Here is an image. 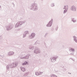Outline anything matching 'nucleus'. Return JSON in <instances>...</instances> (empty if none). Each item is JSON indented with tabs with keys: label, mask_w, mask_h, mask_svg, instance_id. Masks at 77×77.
Returning a JSON list of instances; mask_svg holds the SVG:
<instances>
[{
	"label": "nucleus",
	"mask_w": 77,
	"mask_h": 77,
	"mask_svg": "<svg viewBox=\"0 0 77 77\" xmlns=\"http://www.w3.org/2000/svg\"><path fill=\"white\" fill-rule=\"evenodd\" d=\"M23 23L24 24V21H20L18 22H17L15 26V27H20L21 26L22 24H23Z\"/></svg>",
	"instance_id": "obj_2"
},
{
	"label": "nucleus",
	"mask_w": 77,
	"mask_h": 77,
	"mask_svg": "<svg viewBox=\"0 0 77 77\" xmlns=\"http://www.w3.org/2000/svg\"><path fill=\"white\" fill-rule=\"evenodd\" d=\"M34 52L35 53L38 54V53H40L41 51L39 50V49L38 48H36L34 51Z\"/></svg>",
	"instance_id": "obj_6"
},
{
	"label": "nucleus",
	"mask_w": 77,
	"mask_h": 77,
	"mask_svg": "<svg viewBox=\"0 0 77 77\" xmlns=\"http://www.w3.org/2000/svg\"><path fill=\"white\" fill-rule=\"evenodd\" d=\"M29 49L30 50H33L34 49V47L32 45H31L29 46Z\"/></svg>",
	"instance_id": "obj_15"
},
{
	"label": "nucleus",
	"mask_w": 77,
	"mask_h": 77,
	"mask_svg": "<svg viewBox=\"0 0 77 77\" xmlns=\"http://www.w3.org/2000/svg\"><path fill=\"white\" fill-rule=\"evenodd\" d=\"M12 4L13 5L14 4V3H12Z\"/></svg>",
	"instance_id": "obj_36"
},
{
	"label": "nucleus",
	"mask_w": 77,
	"mask_h": 77,
	"mask_svg": "<svg viewBox=\"0 0 77 77\" xmlns=\"http://www.w3.org/2000/svg\"><path fill=\"white\" fill-rule=\"evenodd\" d=\"M51 31H54V28H52L51 29Z\"/></svg>",
	"instance_id": "obj_29"
},
{
	"label": "nucleus",
	"mask_w": 77,
	"mask_h": 77,
	"mask_svg": "<svg viewBox=\"0 0 77 77\" xmlns=\"http://www.w3.org/2000/svg\"><path fill=\"white\" fill-rule=\"evenodd\" d=\"M8 56H11V52H9L8 53Z\"/></svg>",
	"instance_id": "obj_26"
},
{
	"label": "nucleus",
	"mask_w": 77,
	"mask_h": 77,
	"mask_svg": "<svg viewBox=\"0 0 77 77\" xmlns=\"http://www.w3.org/2000/svg\"><path fill=\"white\" fill-rule=\"evenodd\" d=\"M36 34L34 33H32L29 36V39H33L35 37Z\"/></svg>",
	"instance_id": "obj_8"
},
{
	"label": "nucleus",
	"mask_w": 77,
	"mask_h": 77,
	"mask_svg": "<svg viewBox=\"0 0 77 77\" xmlns=\"http://www.w3.org/2000/svg\"><path fill=\"white\" fill-rule=\"evenodd\" d=\"M62 46H63V48H64V46L63 45Z\"/></svg>",
	"instance_id": "obj_34"
},
{
	"label": "nucleus",
	"mask_w": 77,
	"mask_h": 77,
	"mask_svg": "<svg viewBox=\"0 0 77 77\" xmlns=\"http://www.w3.org/2000/svg\"><path fill=\"white\" fill-rule=\"evenodd\" d=\"M54 75L52 74V75H51V77H54Z\"/></svg>",
	"instance_id": "obj_27"
},
{
	"label": "nucleus",
	"mask_w": 77,
	"mask_h": 77,
	"mask_svg": "<svg viewBox=\"0 0 77 77\" xmlns=\"http://www.w3.org/2000/svg\"><path fill=\"white\" fill-rule=\"evenodd\" d=\"M0 8H1V6L0 5Z\"/></svg>",
	"instance_id": "obj_37"
},
{
	"label": "nucleus",
	"mask_w": 77,
	"mask_h": 77,
	"mask_svg": "<svg viewBox=\"0 0 77 77\" xmlns=\"http://www.w3.org/2000/svg\"><path fill=\"white\" fill-rule=\"evenodd\" d=\"M11 56H12L14 54V52L13 51H10Z\"/></svg>",
	"instance_id": "obj_22"
},
{
	"label": "nucleus",
	"mask_w": 77,
	"mask_h": 77,
	"mask_svg": "<svg viewBox=\"0 0 77 77\" xmlns=\"http://www.w3.org/2000/svg\"><path fill=\"white\" fill-rule=\"evenodd\" d=\"M28 65V63L27 61H25L24 63H22V65Z\"/></svg>",
	"instance_id": "obj_16"
},
{
	"label": "nucleus",
	"mask_w": 77,
	"mask_h": 77,
	"mask_svg": "<svg viewBox=\"0 0 77 77\" xmlns=\"http://www.w3.org/2000/svg\"><path fill=\"white\" fill-rule=\"evenodd\" d=\"M58 26H57L55 28V30L56 31H57V29H58Z\"/></svg>",
	"instance_id": "obj_25"
},
{
	"label": "nucleus",
	"mask_w": 77,
	"mask_h": 77,
	"mask_svg": "<svg viewBox=\"0 0 77 77\" xmlns=\"http://www.w3.org/2000/svg\"><path fill=\"white\" fill-rule=\"evenodd\" d=\"M35 75H39V73L38 72H35Z\"/></svg>",
	"instance_id": "obj_23"
},
{
	"label": "nucleus",
	"mask_w": 77,
	"mask_h": 77,
	"mask_svg": "<svg viewBox=\"0 0 77 77\" xmlns=\"http://www.w3.org/2000/svg\"><path fill=\"white\" fill-rule=\"evenodd\" d=\"M27 34H29V31H26L24 32L23 35V38L26 37V35H27Z\"/></svg>",
	"instance_id": "obj_11"
},
{
	"label": "nucleus",
	"mask_w": 77,
	"mask_h": 77,
	"mask_svg": "<svg viewBox=\"0 0 77 77\" xmlns=\"http://www.w3.org/2000/svg\"><path fill=\"white\" fill-rule=\"evenodd\" d=\"M68 74H70L69 72H68Z\"/></svg>",
	"instance_id": "obj_39"
},
{
	"label": "nucleus",
	"mask_w": 77,
	"mask_h": 77,
	"mask_svg": "<svg viewBox=\"0 0 77 77\" xmlns=\"http://www.w3.org/2000/svg\"><path fill=\"white\" fill-rule=\"evenodd\" d=\"M14 7H15V4H13Z\"/></svg>",
	"instance_id": "obj_35"
},
{
	"label": "nucleus",
	"mask_w": 77,
	"mask_h": 77,
	"mask_svg": "<svg viewBox=\"0 0 77 77\" xmlns=\"http://www.w3.org/2000/svg\"><path fill=\"white\" fill-rule=\"evenodd\" d=\"M17 66V64L14 63H13L12 64L10 65V68H14V67H16Z\"/></svg>",
	"instance_id": "obj_10"
},
{
	"label": "nucleus",
	"mask_w": 77,
	"mask_h": 77,
	"mask_svg": "<svg viewBox=\"0 0 77 77\" xmlns=\"http://www.w3.org/2000/svg\"><path fill=\"white\" fill-rule=\"evenodd\" d=\"M71 21H72V22H73L74 23H76V21H77L76 20L74 19V18H72Z\"/></svg>",
	"instance_id": "obj_14"
},
{
	"label": "nucleus",
	"mask_w": 77,
	"mask_h": 77,
	"mask_svg": "<svg viewBox=\"0 0 77 77\" xmlns=\"http://www.w3.org/2000/svg\"><path fill=\"white\" fill-rule=\"evenodd\" d=\"M65 7H66L67 8V9L68 8V5H66V6H64V8H65Z\"/></svg>",
	"instance_id": "obj_28"
},
{
	"label": "nucleus",
	"mask_w": 77,
	"mask_h": 77,
	"mask_svg": "<svg viewBox=\"0 0 77 77\" xmlns=\"http://www.w3.org/2000/svg\"><path fill=\"white\" fill-rule=\"evenodd\" d=\"M71 59L73 61H74V59L72 58Z\"/></svg>",
	"instance_id": "obj_31"
},
{
	"label": "nucleus",
	"mask_w": 77,
	"mask_h": 77,
	"mask_svg": "<svg viewBox=\"0 0 77 77\" xmlns=\"http://www.w3.org/2000/svg\"><path fill=\"white\" fill-rule=\"evenodd\" d=\"M53 19H51V20H50L48 23L46 25V27H51L53 24Z\"/></svg>",
	"instance_id": "obj_5"
},
{
	"label": "nucleus",
	"mask_w": 77,
	"mask_h": 77,
	"mask_svg": "<svg viewBox=\"0 0 77 77\" xmlns=\"http://www.w3.org/2000/svg\"><path fill=\"white\" fill-rule=\"evenodd\" d=\"M38 9V4L35 3H33L31 5V10L33 11H37Z\"/></svg>",
	"instance_id": "obj_1"
},
{
	"label": "nucleus",
	"mask_w": 77,
	"mask_h": 77,
	"mask_svg": "<svg viewBox=\"0 0 77 77\" xmlns=\"http://www.w3.org/2000/svg\"><path fill=\"white\" fill-rule=\"evenodd\" d=\"M42 73H43V72H40L38 73V75H39L42 74Z\"/></svg>",
	"instance_id": "obj_24"
},
{
	"label": "nucleus",
	"mask_w": 77,
	"mask_h": 77,
	"mask_svg": "<svg viewBox=\"0 0 77 77\" xmlns=\"http://www.w3.org/2000/svg\"><path fill=\"white\" fill-rule=\"evenodd\" d=\"M57 57H51L50 58V60L51 62L54 63L56 62Z\"/></svg>",
	"instance_id": "obj_3"
},
{
	"label": "nucleus",
	"mask_w": 77,
	"mask_h": 77,
	"mask_svg": "<svg viewBox=\"0 0 77 77\" xmlns=\"http://www.w3.org/2000/svg\"><path fill=\"white\" fill-rule=\"evenodd\" d=\"M21 70L22 71H23V72H24V71H26V70L25 69V68H24V67H22L21 69Z\"/></svg>",
	"instance_id": "obj_19"
},
{
	"label": "nucleus",
	"mask_w": 77,
	"mask_h": 77,
	"mask_svg": "<svg viewBox=\"0 0 77 77\" xmlns=\"http://www.w3.org/2000/svg\"><path fill=\"white\" fill-rule=\"evenodd\" d=\"M67 11V9H65L64 10L63 12V14H65L66 13V11Z\"/></svg>",
	"instance_id": "obj_20"
},
{
	"label": "nucleus",
	"mask_w": 77,
	"mask_h": 77,
	"mask_svg": "<svg viewBox=\"0 0 77 77\" xmlns=\"http://www.w3.org/2000/svg\"><path fill=\"white\" fill-rule=\"evenodd\" d=\"M54 77H57V76L55 75H54Z\"/></svg>",
	"instance_id": "obj_33"
},
{
	"label": "nucleus",
	"mask_w": 77,
	"mask_h": 77,
	"mask_svg": "<svg viewBox=\"0 0 77 77\" xmlns=\"http://www.w3.org/2000/svg\"><path fill=\"white\" fill-rule=\"evenodd\" d=\"M13 28L12 24H11L6 26V29L7 31L11 30Z\"/></svg>",
	"instance_id": "obj_4"
},
{
	"label": "nucleus",
	"mask_w": 77,
	"mask_h": 77,
	"mask_svg": "<svg viewBox=\"0 0 77 77\" xmlns=\"http://www.w3.org/2000/svg\"><path fill=\"white\" fill-rule=\"evenodd\" d=\"M70 74H71V73H70Z\"/></svg>",
	"instance_id": "obj_38"
},
{
	"label": "nucleus",
	"mask_w": 77,
	"mask_h": 77,
	"mask_svg": "<svg viewBox=\"0 0 77 77\" xmlns=\"http://www.w3.org/2000/svg\"><path fill=\"white\" fill-rule=\"evenodd\" d=\"M0 57H3V56H2L1 55H0Z\"/></svg>",
	"instance_id": "obj_32"
},
{
	"label": "nucleus",
	"mask_w": 77,
	"mask_h": 77,
	"mask_svg": "<svg viewBox=\"0 0 77 77\" xmlns=\"http://www.w3.org/2000/svg\"><path fill=\"white\" fill-rule=\"evenodd\" d=\"M28 74H29V73H26L23 75V76H24V77H26V76H27Z\"/></svg>",
	"instance_id": "obj_21"
},
{
	"label": "nucleus",
	"mask_w": 77,
	"mask_h": 77,
	"mask_svg": "<svg viewBox=\"0 0 77 77\" xmlns=\"http://www.w3.org/2000/svg\"><path fill=\"white\" fill-rule=\"evenodd\" d=\"M10 65H8L6 67V69L7 71H9V69Z\"/></svg>",
	"instance_id": "obj_17"
},
{
	"label": "nucleus",
	"mask_w": 77,
	"mask_h": 77,
	"mask_svg": "<svg viewBox=\"0 0 77 77\" xmlns=\"http://www.w3.org/2000/svg\"><path fill=\"white\" fill-rule=\"evenodd\" d=\"M69 50L70 51L72 52V53L70 54H72V55H74V53L75 52V49L73 48H69Z\"/></svg>",
	"instance_id": "obj_7"
},
{
	"label": "nucleus",
	"mask_w": 77,
	"mask_h": 77,
	"mask_svg": "<svg viewBox=\"0 0 77 77\" xmlns=\"http://www.w3.org/2000/svg\"><path fill=\"white\" fill-rule=\"evenodd\" d=\"M73 39L74 41H75V42H76V43H77V37H76L75 36H73Z\"/></svg>",
	"instance_id": "obj_13"
},
{
	"label": "nucleus",
	"mask_w": 77,
	"mask_h": 77,
	"mask_svg": "<svg viewBox=\"0 0 77 77\" xmlns=\"http://www.w3.org/2000/svg\"><path fill=\"white\" fill-rule=\"evenodd\" d=\"M76 9L77 8H76V7L74 5L72 6L70 8L71 11H73V12H75V11H76Z\"/></svg>",
	"instance_id": "obj_9"
},
{
	"label": "nucleus",
	"mask_w": 77,
	"mask_h": 77,
	"mask_svg": "<svg viewBox=\"0 0 77 77\" xmlns=\"http://www.w3.org/2000/svg\"><path fill=\"white\" fill-rule=\"evenodd\" d=\"M63 9H66V8L64 7L63 8Z\"/></svg>",
	"instance_id": "obj_30"
},
{
	"label": "nucleus",
	"mask_w": 77,
	"mask_h": 77,
	"mask_svg": "<svg viewBox=\"0 0 77 77\" xmlns=\"http://www.w3.org/2000/svg\"><path fill=\"white\" fill-rule=\"evenodd\" d=\"M29 55H26V56L23 57L22 55H20V59H29Z\"/></svg>",
	"instance_id": "obj_12"
},
{
	"label": "nucleus",
	"mask_w": 77,
	"mask_h": 77,
	"mask_svg": "<svg viewBox=\"0 0 77 77\" xmlns=\"http://www.w3.org/2000/svg\"><path fill=\"white\" fill-rule=\"evenodd\" d=\"M51 7H54V6H55V4L54 3H52L51 4Z\"/></svg>",
	"instance_id": "obj_18"
}]
</instances>
